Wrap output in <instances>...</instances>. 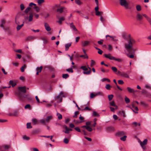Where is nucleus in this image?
<instances>
[{"label": "nucleus", "mask_w": 151, "mask_h": 151, "mask_svg": "<svg viewBox=\"0 0 151 151\" xmlns=\"http://www.w3.org/2000/svg\"><path fill=\"white\" fill-rule=\"evenodd\" d=\"M24 22H23V24L21 25H18L17 27V30H19L21 28V27L24 25Z\"/></svg>", "instance_id": "b1692460"}, {"label": "nucleus", "mask_w": 151, "mask_h": 151, "mask_svg": "<svg viewBox=\"0 0 151 151\" xmlns=\"http://www.w3.org/2000/svg\"><path fill=\"white\" fill-rule=\"evenodd\" d=\"M31 124L30 123H28L27 124V128L28 129L31 128L32 127L31 125Z\"/></svg>", "instance_id": "a19ab883"}, {"label": "nucleus", "mask_w": 151, "mask_h": 151, "mask_svg": "<svg viewBox=\"0 0 151 151\" xmlns=\"http://www.w3.org/2000/svg\"><path fill=\"white\" fill-rule=\"evenodd\" d=\"M125 134V133L124 132H120L118 133V134L119 136H122Z\"/></svg>", "instance_id": "2f4dec72"}, {"label": "nucleus", "mask_w": 151, "mask_h": 151, "mask_svg": "<svg viewBox=\"0 0 151 151\" xmlns=\"http://www.w3.org/2000/svg\"><path fill=\"white\" fill-rule=\"evenodd\" d=\"M95 48L96 49L98 50V52L99 54H101L102 53L103 51H102L100 49L96 47H95Z\"/></svg>", "instance_id": "c85d7f7f"}, {"label": "nucleus", "mask_w": 151, "mask_h": 151, "mask_svg": "<svg viewBox=\"0 0 151 151\" xmlns=\"http://www.w3.org/2000/svg\"><path fill=\"white\" fill-rule=\"evenodd\" d=\"M111 69L114 72H116L117 70V68L115 67H112Z\"/></svg>", "instance_id": "79ce46f5"}, {"label": "nucleus", "mask_w": 151, "mask_h": 151, "mask_svg": "<svg viewBox=\"0 0 151 151\" xmlns=\"http://www.w3.org/2000/svg\"><path fill=\"white\" fill-rule=\"evenodd\" d=\"M108 97L109 100L110 101L113 99V95L112 94L109 95L108 96Z\"/></svg>", "instance_id": "e433bc0d"}, {"label": "nucleus", "mask_w": 151, "mask_h": 151, "mask_svg": "<svg viewBox=\"0 0 151 151\" xmlns=\"http://www.w3.org/2000/svg\"><path fill=\"white\" fill-rule=\"evenodd\" d=\"M71 45V43H69L65 44V50L67 51L68 50L69 48L70 47Z\"/></svg>", "instance_id": "a211bd4d"}, {"label": "nucleus", "mask_w": 151, "mask_h": 151, "mask_svg": "<svg viewBox=\"0 0 151 151\" xmlns=\"http://www.w3.org/2000/svg\"><path fill=\"white\" fill-rule=\"evenodd\" d=\"M66 70L69 73L70 72L71 73H72L73 72V70L72 68L67 69H66Z\"/></svg>", "instance_id": "cd10ccee"}, {"label": "nucleus", "mask_w": 151, "mask_h": 151, "mask_svg": "<svg viewBox=\"0 0 151 151\" xmlns=\"http://www.w3.org/2000/svg\"><path fill=\"white\" fill-rule=\"evenodd\" d=\"M118 83L122 85L124 84V82L122 80H118Z\"/></svg>", "instance_id": "bf43d9fd"}, {"label": "nucleus", "mask_w": 151, "mask_h": 151, "mask_svg": "<svg viewBox=\"0 0 151 151\" xmlns=\"http://www.w3.org/2000/svg\"><path fill=\"white\" fill-rule=\"evenodd\" d=\"M69 139L66 138H65L64 139V140H63L65 144H66L68 143L69 142Z\"/></svg>", "instance_id": "37998d69"}, {"label": "nucleus", "mask_w": 151, "mask_h": 151, "mask_svg": "<svg viewBox=\"0 0 151 151\" xmlns=\"http://www.w3.org/2000/svg\"><path fill=\"white\" fill-rule=\"evenodd\" d=\"M33 15L32 14H30L29 16V18L28 19L29 22H31L33 19Z\"/></svg>", "instance_id": "393cba45"}, {"label": "nucleus", "mask_w": 151, "mask_h": 151, "mask_svg": "<svg viewBox=\"0 0 151 151\" xmlns=\"http://www.w3.org/2000/svg\"><path fill=\"white\" fill-rule=\"evenodd\" d=\"M20 7L21 10H23L24 8V5L23 4H21L20 5Z\"/></svg>", "instance_id": "052dcab7"}, {"label": "nucleus", "mask_w": 151, "mask_h": 151, "mask_svg": "<svg viewBox=\"0 0 151 151\" xmlns=\"http://www.w3.org/2000/svg\"><path fill=\"white\" fill-rule=\"evenodd\" d=\"M44 2V0H38L37 1V3L39 4H40L43 3Z\"/></svg>", "instance_id": "864d4df0"}, {"label": "nucleus", "mask_w": 151, "mask_h": 151, "mask_svg": "<svg viewBox=\"0 0 151 151\" xmlns=\"http://www.w3.org/2000/svg\"><path fill=\"white\" fill-rule=\"evenodd\" d=\"M32 123L34 125L37 123V120L35 119H32Z\"/></svg>", "instance_id": "5701e85b"}, {"label": "nucleus", "mask_w": 151, "mask_h": 151, "mask_svg": "<svg viewBox=\"0 0 151 151\" xmlns=\"http://www.w3.org/2000/svg\"><path fill=\"white\" fill-rule=\"evenodd\" d=\"M23 139L24 140H29L30 138L29 137L25 135H24L23 137Z\"/></svg>", "instance_id": "473e14b6"}, {"label": "nucleus", "mask_w": 151, "mask_h": 151, "mask_svg": "<svg viewBox=\"0 0 151 151\" xmlns=\"http://www.w3.org/2000/svg\"><path fill=\"white\" fill-rule=\"evenodd\" d=\"M104 56L105 58L109 59L110 60H114L119 62H121L122 61L120 58H116L115 57L112 56L111 54L110 53L104 54Z\"/></svg>", "instance_id": "7ed1b4c3"}, {"label": "nucleus", "mask_w": 151, "mask_h": 151, "mask_svg": "<svg viewBox=\"0 0 151 151\" xmlns=\"http://www.w3.org/2000/svg\"><path fill=\"white\" fill-rule=\"evenodd\" d=\"M42 66H40V67H37V71H39V72H40L42 70Z\"/></svg>", "instance_id": "4c0bfd02"}, {"label": "nucleus", "mask_w": 151, "mask_h": 151, "mask_svg": "<svg viewBox=\"0 0 151 151\" xmlns=\"http://www.w3.org/2000/svg\"><path fill=\"white\" fill-rule=\"evenodd\" d=\"M45 26L46 30L47 31H50L51 29L49 25L47 23H45Z\"/></svg>", "instance_id": "f8f14e48"}, {"label": "nucleus", "mask_w": 151, "mask_h": 151, "mask_svg": "<svg viewBox=\"0 0 151 151\" xmlns=\"http://www.w3.org/2000/svg\"><path fill=\"white\" fill-rule=\"evenodd\" d=\"M41 39L43 40V43L44 44H46L48 42V40L46 37H42L41 38Z\"/></svg>", "instance_id": "2eb2a0df"}, {"label": "nucleus", "mask_w": 151, "mask_h": 151, "mask_svg": "<svg viewBox=\"0 0 151 151\" xmlns=\"http://www.w3.org/2000/svg\"><path fill=\"white\" fill-rule=\"evenodd\" d=\"M79 114V112L78 111H76L75 112V115L73 116V117L76 118L77 116V115Z\"/></svg>", "instance_id": "4d7b16f0"}, {"label": "nucleus", "mask_w": 151, "mask_h": 151, "mask_svg": "<svg viewBox=\"0 0 151 151\" xmlns=\"http://www.w3.org/2000/svg\"><path fill=\"white\" fill-rule=\"evenodd\" d=\"M30 8L29 7H28L25 10V12L26 13H27L30 10Z\"/></svg>", "instance_id": "13d9d810"}, {"label": "nucleus", "mask_w": 151, "mask_h": 151, "mask_svg": "<svg viewBox=\"0 0 151 151\" xmlns=\"http://www.w3.org/2000/svg\"><path fill=\"white\" fill-rule=\"evenodd\" d=\"M136 18L139 21H141L143 19L142 15L139 13L137 14Z\"/></svg>", "instance_id": "423d86ee"}, {"label": "nucleus", "mask_w": 151, "mask_h": 151, "mask_svg": "<svg viewBox=\"0 0 151 151\" xmlns=\"http://www.w3.org/2000/svg\"><path fill=\"white\" fill-rule=\"evenodd\" d=\"M111 87V86L109 84H107L106 85L105 88L107 90L110 89V88Z\"/></svg>", "instance_id": "49530a36"}, {"label": "nucleus", "mask_w": 151, "mask_h": 151, "mask_svg": "<svg viewBox=\"0 0 151 151\" xmlns=\"http://www.w3.org/2000/svg\"><path fill=\"white\" fill-rule=\"evenodd\" d=\"M127 56L129 57V58H134V55H129L128 53H127Z\"/></svg>", "instance_id": "603ef678"}, {"label": "nucleus", "mask_w": 151, "mask_h": 151, "mask_svg": "<svg viewBox=\"0 0 151 151\" xmlns=\"http://www.w3.org/2000/svg\"><path fill=\"white\" fill-rule=\"evenodd\" d=\"M121 76L125 78H129V75L124 72L121 74Z\"/></svg>", "instance_id": "9b49d317"}, {"label": "nucleus", "mask_w": 151, "mask_h": 151, "mask_svg": "<svg viewBox=\"0 0 151 151\" xmlns=\"http://www.w3.org/2000/svg\"><path fill=\"white\" fill-rule=\"evenodd\" d=\"M56 98L57 99H59V101L60 102H61L62 101V98L61 97V96L59 95H58L56 97Z\"/></svg>", "instance_id": "bb28decb"}, {"label": "nucleus", "mask_w": 151, "mask_h": 151, "mask_svg": "<svg viewBox=\"0 0 151 151\" xmlns=\"http://www.w3.org/2000/svg\"><path fill=\"white\" fill-rule=\"evenodd\" d=\"M69 76V75L68 74H64L62 75L63 77L65 79H66Z\"/></svg>", "instance_id": "c756f323"}, {"label": "nucleus", "mask_w": 151, "mask_h": 151, "mask_svg": "<svg viewBox=\"0 0 151 151\" xmlns=\"http://www.w3.org/2000/svg\"><path fill=\"white\" fill-rule=\"evenodd\" d=\"M81 128H85L89 132H91L92 131V129L90 127H88L87 126L85 125L81 127Z\"/></svg>", "instance_id": "1a4fd4ad"}, {"label": "nucleus", "mask_w": 151, "mask_h": 151, "mask_svg": "<svg viewBox=\"0 0 151 151\" xmlns=\"http://www.w3.org/2000/svg\"><path fill=\"white\" fill-rule=\"evenodd\" d=\"M139 142L140 143V145L142 148L144 150H145L146 148L145 145H147V139H145L142 142L140 140L139 141Z\"/></svg>", "instance_id": "39448f33"}, {"label": "nucleus", "mask_w": 151, "mask_h": 151, "mask_svg": "<svg viewBox=\"0 0 151 151\" xmlns=\"http://www.w3.org/2000/svg\"><path fill=\"white\" fill-rule=\"evenodd\" d=\"M93 115L94 116H99V115L94 111H93Z\"/></svg>", "instance_id": "f704fd0d"}, {"label": "nucleus", "mask_w": 151, "mask_h": 151, "mask_svg": "<svg viewBox=\"0 0 151 151\" xmlns=\"http://www.w3.org/2000/svg\"><path fill=\"white\" fill-rule=\"evenodd\" d=\"M125 101L126 103H128L130 102V100L129 99L127 96L125 97Z\"/></svg>", "instance_id": "72a5a7b5"}, {"label": "nucleus", "mask_w": 151, "mask_h": 151, "mask_svg": "<svg viewBox=\"0 0 151 151\" xmlns=\"http://www.w3.org/2000/svg\"><path fill=\"white\" fill-rule=\"evenodd\" d=\"M104 40H101L98 42V43L99 45H101L103 42Z\"/></svg>", "instance_id": "680f3d73"}, {"label": "nucleus", "mask_w": 151, "mask_h": 151, "mask_svg": "<svg viewBox=\"0 0 151 151\" xmlns=\"http://www.w3.org/2000/svg\"><path fill=\"white\" fill-rule=\"evenodd\" d=\"M90 42L88 41H84L82 43V46L84 47L87 46L89 43Z\"/></svg>", "instance_id": "ddd939ff"}, {"label": "nucleus", "mask_w": 151, "mask_h": 151, "mask_svg": "<svg viewBox=\"0 0 151 151\" xmlns=\"http://www.w3.org/2000/svg\"><path fill=\"white\" fill-rule=\"evenodd\" d=\"M75 129L78 132H81V130L78 127H76L75 128Z\"/></svg>", "instance_id": "774afa93"}, {"label": "nucleus", "mask_w": 151, "mask_h": 151, "mask_svg": "<svg viewBox=\"0 0 151 151\" xmlns=\"http://www.w3.org/2000/svg\"><path fill=\"white\" fill-rule=\"evenodd\" d=\"M41 122L44 125H46V120H45L44 119H41L40 120Z\"/></svg>", "instance_id": "8fccbe9b"}, {"label": "nucleus", "mask_w": 151, "mask_h": 151, "mask_svg": "<svg viewBox=\"0 0 151 151\" xmlns=\"http://www.w3.org/2000/svg\"><path fill=\"white\" fill-rule=\"evenodd\" d=\"M65 10L66 11H67L66 8L64 7H62L57 9V11L60 13H62L63 12V10Z\"/></svg>", "instance_id": "6e6552de"}, {"label": "nucleus", "mask_w": 151, "mask_h": 151, "mask_svg": "<svg viewBox=\"0 0 151 151\" xmlns=\"http://www.w3.org/2000/svg\"><path fill=\"white\" fill-rule=\"evenodd\" d=\"M132 124L134 125L136 127L137 125H138L139 126H140V124L139 123H137V122H134L132 123Z\"/></svg>", "instance_id": "6e6d98bb"}, {"label": "nucleus", "mask_w": 151, "mask_h": 151, "mask_svg": "<svg viewBox=\"0 0 151 151\" xmlns=\"http://www.w3.org/2000/svg\"><path fill=\"white\" fill-rule=\"evenodd\" d=\"M33 8L35 9L36 11L37 12H38L40 11V9L38 6H35V7H34Z\"/></svg>", "instance_id": "09e8293b"}, {"label": "nucleus", "mask_w": 151, "mask_h": 151, "mask_svg": "<svg viewBox=\"0 0 151 151\" xmlns=\"http://www.w3.org/2000/svg\"><path fill=\"white\" fill-rule=\"evenodd\" d=\"M70 27L73 31L75 32L78 31L76 27L75 26L73 25V23H70Z\"/></svg>", "instance_id": "0eeeda50"}, {"label": "nucleus", "mask_w": 151, "mask_h": 151, "mask_svg": "<svg viewBox=\"0 0 151 151\" xmlns=\"http://www.w3.org/2000/svg\"><path fill=\"white\" fill-rule=\"evenodd\" d=\"M35 39L36 38L35 37L30 36L27 37L26 39V40L27 41H29L31 40H34V39Z\"/></svg>", "instance_id": "4468645a"}, {"label": "nucleus", "mask_w": 151, "mask_h": 151, "mask_svg": "<svg viewBox=\"0 0 151 151\" xmlns=\"http://www.w3.org/2000/svg\"><path fill=\"white\" fill-rule=\"evenodd\" d=\"M9 83L10 85H12L13 87H14L16 85V83L15 82H14L12 80L9 81Z\"/></svg>", "instance_id": "412c9836"}, {"label": "nucleus", "mask_w": 151, "mask_h": 151, "mask_svg": "<svg viewBox=\"0 0 151 151\" xmlns=\"http://www.w3.org/2000/svg\"><path fill=\"white\" fill-rule=\"evenodd\" d=\"M109 104L110 106H116V104H115L114 102V101L110 102L109 103Z\"/></svg>", "instance_id": "ea45409f"}, {"label": "nucleus", "mask_w": 151, "mask_h": 151, "mask_svg": "<svg viewBox=\"0 0 151 151\" xmlns=\"http://www.w3.org/2000/svg\"><path fill=\"white\" fill-rule=\"evenodd\" d=\"M18 112L17 111H14V113L13 114V115L16 116H17L18 115Z\"/></svg>", "instance_id": "58836bf2"}, {"label": "nucleus", "mask_w": 151, "mask_h": 151, "mask_svg": "<svg viewBox=\"0 0 151 151\" xmlns=\"http://www.w3.org/2000/svg\"><path fill=\"white\" fill-rule=\"evenodd\" d=\"M135 42L134 40L130 38L127 42H126L125 44V48L127 51L131 54L134 53V51L132 48V45Z\"/></svg>", "instance_id": "f257e3e1"}, {"label": "nucleus", "mask_w": 151, "mask_h": 151, "mask_svg": "<svg viewBox=\"0 0 151 151\" xmlns=\"http://www.w3.org/2000/svg\"><path fill=\"white\" fill-rule=\"evenodd\" d=\"M127 137V136H124L123 137H121L120 138V139L122 141H124L126 140Z\"/></svg>", "instance_id": "7c9ffc66"}, {"label": "nucleus", "mask_w": 151, "mask_h": 151, "mask_svg": "<svg viewBox=\"0 0 151 151\" xmlns=\"http://www.w3.org/2000/svg\"><path fill=\"white\" fill-rule=\"evenodd\" d=\"M4 148L6 150H8L9 148V147L8 145H4L3 146Z\"/></svg>", "instance_id": "338daca9"}, {"label": "nucleus", "mask_w": 151, "mask_h": 151, "mask_svg": "<svg viewBox=\"0 0 151 151\" xmlns=\"http://www.w3.org/2000/svg\"><path fill=\"white\" fill-rule=\"evenodd\" d=\"M136 9L138 11H140L141 10V7L139 5H137L136 6Z\"/></svg>", "instance_id": "a18cd8bd"}, {"label": "nucleus", "mask_w": 151, "mask_h": 151, "mask_svg": "<svg viewBox=\"0 0 151 151\" xmlns=\"http://www.w3.org/2000/svg\"><path fill=\"white\" fill-rule=\"evenodd\" d=\"M120 4L124 6L126 9H130L131 7L129 6V4L126 0H119Z\"/></svg>", "instance_id": "20e7f679"}, {"label": "nucleus", "mask_w": 151, "mask_h": 151, "mask_svg": "<svg viewBox=\"0 0 151 151\" xmlns=\"http://www.w3.org/2000/svg\"><path fill=\"white\" fill-rule=\"evenodd\" d=\"M70 129H66L65 131H63V132H64L66 134H68L69 133V131Z\"/></svg>", "instance_id": "e2e57ef3"}, {"label": "nucleus", "mask_w": 151, "mask_h": 151, "mask_svg": "<svg viewBox=\"0 0 151 151\" xmlns=\"http://www.w3.org/2000/svg\"><path fill=\"white\" fill-rule=\"evenodd\" d=\"M79 119L80 120H81V121L80 122L81 123L83 121V120L84 119V118L83 117L81 116V115H80V116L79 117Z\"/></svg>", "instance_id": "0e129e2a"}, {"label": "nucleus", "mask_w": 151, "mask_h": 151, "mask_svg": "<svg viewBox=\"0 0 151 151\" xmlns=\"http://www.w3.org/2000/svg\"><path fill=\"white\" fill-rule=\"evenodd\" d=\"M95 62L93 60H91V65L92 66L94 65Z\"/></svg>", "instance_id": "69168bd1"}, {"label": "nucleus", "mask_w": 151, "mask_h": 151, "mask_svg": "<svg viewBox=\"0 0 151 151\" xmlns=\"http://www.w3.org/2000/svg\"><path fill=\"white\" fill-rule=\"evenodd\" d=\"M75 1L76 3L78 5H80L82 4L80 0H75Z\"/></svg>", "instance_id": "a878e982"}, {"label": "nucleus", "mask_w": 151, "mask_h": 151, "mask_svg": "<svg viewBox=\"0 0 151 151\" xmlns=\"http://www.w3.org/2000/svg\"><path fill=\"white\" fill-rule=\"evenodd\" d=\"M58 20L57 21V22L60 24H61L62 21L65 20L64 18L63 17H61L60 18H58Z\"/></svg>", "instance_id": "dca6fc26"}, {"label": "nucleus", "mask_w": 151, "mask_h": 151, "mask_svg": "<svg viewBox=\"0 0 151 151\" xmlns=\"http://www.w3.org/2000/svg\"><path fill=\"white\" fill-rule=\"evenodd\" d=\"M92 122L91 121H88L86 122V126H87L88 127H90L89 125H91V123Z\"/></svg>", "instance_id": "3c124183"}, {"label": "nucleus", "mask_w": 151, "mask_h": 151, "mask_svg": "<svg viewBox=\"0 0 151 151\" xmlns=\"http://www.w3.org/2000/svg\"><path fill=\"white\" fill-rule=\"evenodd\" d=\"M59 95L61 96V97H65L66 96V93H64V92L63 91L60 92Z\"/></svg>", "instance_id": "6ab92c4d"}, {"label": "nucleus", "mask_w": 151, "mask_h": 151, "mask_svg": "<svg viewBox=\"0 0 151 151\" xmlns=\"http://www.w3.org/2000/svg\"><path fill=\"white\" fill-rule=\"evenodd\" d=\"M110 37L112 38L113 40L114 41H116L118 40L116 38L115 36H111Z\"/></svg>", "instance_id": "5fc2aeb1"}, {"label": "nucleus", "mask_w": 151, "mask_h": 151, "mask_svg": "<svg viewBox=\"0 0 151 151\" xmlns=\"http://www.w3.org/2000/svg\"><path fill=\"white\" fill-rule=\"evenodd\" d=\"M57 115L58 116V118L59 119H62V115L58 113L57 114Z\"/></svg>", "instance_id": "de8ad7c7"}, {"label": "nucleus", "mask_w": 151, "mask_h": 151, "mask_svg": "<svg viewBox=\"0 0 151 151\" xmlns=\"http://www.w3.org/2000/svg\"><path fill=\"white\" fill-rule=\"evenodd\" d=\"M88 68L90 69V70L89 71H84L83 72V74H87V75H88L90 74L91 73V68L88 67Z\"/></svg>", "instance_id": "4be33fe9"}, {"label": "nucleus", "mask_w": 151, "mask_h": 151, "mask_svg": "<svg viewBox=\"0 0 151 151\" xmlns=\"http://www.w3.org/2000/svg\"><path fill=\"white\" fill-rule=\"evenodd\" d=\"M127 89L128 92L130 93H134L137 91H136L134 90V89L131 88L130 87H129L127 88Z\"/></svg>", "instance_id": "9d476101"}, {"label": "nucleus", "mask_w": 151, "mask_h": 151, "mask_svg": "<svg viewBox=\"0 0 151 151\" xmlns=\"http://www.w3.org/2000/svg\"><path fill=\"white\" fill-rule=\"evenodd\" d=\"M81 68L84 70H88V68L86 66H82L81 67Z\"/></svg>", "instance_id": "c03bdc74"}, {"label": "nucleus", "mask_w": 151, "mask_h": 151, "mask_svg": "<svg viewBox=\"0 0 151 151\" xmlns=\"http://www.w3.org/2000/svg\"><path fill=\"white\" fill-rule=\"evenodd\" d=\"M5 23V21L4 19H2L1 21V24H0V27L2 28H4V24Z\"/></svg>", "instance_id": "aec40b11"}, {"label": "nucleus", "mask_w": 151, "mask_h": 151, "mask_svg": "<svg viewBox=\"0 0 151 151\" xmlns=\"http://www.w3.org/2000/svg\"><path fill=\"white\" fill-rule=\"evenodd\" d=\"M53 118L52 116L50 115L47 117L46 119V122L47 123L49 122L50 120H51Z\"/></svg>", "instance_id": "f3484780"}, {"label": "nucleus", "mask_w": 151, "mask_h": 151, "mask_svg": "<svg viewBox=\"0 0 151 151\" xmlns=\"http://www.w3.org/2000/svg\"><path fill=\"white\" fill-rule=\"evenodd\" d=\"M26 87L25 86L19 87L18 88V93H17L20 100L22 101H24V98L27 97V95L22 94L21 92L25 93L26 92Z\"/></svg>", "instance_id": "f03ea898"}, {"label": "nucleus", "mask_w": 151, "mask_h": 151, "mask_svg": "<svg viewBox=\"0 0 151 151\" xmlns=\"http://www.w3.org/2000/svg\"><path fill=\"white\" fill-rule=\"evenodd\" d=\"M106 81H107L109 82H110V80L107 78H102L101 80V81L102 82H104Z\"/></svg>", "instance_id": "c9c22d12"}]
</instances>
